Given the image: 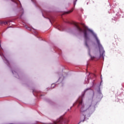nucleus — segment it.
<instances>
[{"label":"nucleus","mask_w":124,"mask_h":124,"mask_svg":"<svg viewBox=\"0 0 124 124\" xmlns=\"http://www.w3.org/2000/svg\"><path fill=\"white\" fill-rule=\"evenodd\" d=\"M74 24L75 25L76 28L79 31V32H83L84 33V36L85 39L86 40H88V39H90V38L88 36V31H89L90 32H91V33H93V37L96 39V41L97 42V44L98 46L99 51H100V57L103 58L104 59V53H105V51H104V49H103V47H102V45H101V44H100V41L98 39V38H97V36H96V34H94L93 33V30H91V29H88V27H86V26L84 23H81L80 25L82 26L84 30L82 29L78 25V24L77 23H74Z\"/></svg>","instance_id":"1"},{"label":"nucleus","mask_w":124,"mask_h":124,"mask_svg":"<svg viewBox=\"0 0 124 124\" xmlns=\"http://www.w3.org/2000/svg\"><path fill=\"white\" fill-rule=\"evenodd\" d=\"M78 107L80 108L81 112H85L87 110H92L93 107L92 106V104L87 103L85 105L83 104V100L82 99L81 100H78Z\"/></svg>","instance_id":"2"},{"label":"nucleus","mask_w":124,"mask_h":124,"mask_svg":"<svg viewBox=\"0 0 124 124\" xmlns=\"http://www.w3.org/2000/svg\"><path fill=\"white\" fill-rule=\"evenodd\" d=\"M9 23V21H0V24H3L4 25H8V23Z\"/></svg>","instance_id":"3"},{"label":"nucleus","mask_w":124,"mask_h":124,"mask_svg":"<svg viewBox=\"0 0 124 124\" xmlns=\"http://www.w3.org/2000/svg\"><path fill=\"white\" fill-rule=\"evenodd\" d=\"M12 0V1H13L14 2H16V4H17V1L18 0ZM8 1V0H2V1H3V2H6V1Z\"/></svg>","instance_id":"4"},{"label":"nucleus","mask_w":124,"mask_h":124,"mask_svg":"<svg viewBox=\"0 0 124 124\" xmlns=\"http://www.w3.org/2000/svg\"><path fill=\"white\" fill-rule=\"evenodd\" d=\"M88 89H86V90H85L84 91V92L82 93V96H81V97H84V96L85 95V93H86V92H87Z\"/></svg>","instance_id":"5"},{"label":"nucleus","mask_w":124,"mask_h":124,"mask_svg":"<svg viewBox=\"0 0 124 124\" xmlns=\"http://www.w3.org/2000/svg\"><path fill=\"white\" fill-rule=\"evenodd\" d=\"M26 29H27V30H28V31H31V27H29L28 26H25Z\"/></svg>","instance_id":"6"},{"label":"nucleus","mask_w":124,"mask_h":124,"mask_svg":"<svg viewBox=\"0 0 124 124\" xmlns=\"http://www.w3.org/2000/svg\"><path fill=\"white\" fill-rule=\"evenodd\" d=\"M72 11H73V9L72 10H71L69 11H67L66 12V14H69V13H71V12H72Z\"/></svg>","instance_id":"7"},{"label":"nucleus","mask_w":124,"mask_h":124,"mask_svg":"<svg viewBox=\"0 0 124 124\" xmlns=\"http://www.w3.org/2000/svg\"><path fill=\"white\" fill-rule=\"evenodd\" d=\"M85 46H86V47H87V48H89V45H88V43L87 42V41L85 42Z\"/></svg>","instance_id":"8"},{"label":"nucleus","mask_w":124,"mask_h":124,"mask_svg":"<svg viewBox=\"0 0 124 124\" xmlns=\"http://www.w3.org/2000/svg\"><path fill=\"white\" fill-rule=\"evenodd\" d=\"M76 1H77V0H76L75 1H74V6H75V5H76Z\"/></svg>","instance_id":"9"},{"label":"nucleus","mask_w":124,"mask_h":124,"mask_svg":"<svg viewBox=\"0 0 124 124\" xmlns=\"http://www.w3.org/2000/svg\"><path fill=\"white\" fill-rule=\"evenodd\" d=\"M95 58V57H94V56H92V57H91V59H92V60H94Z\"/></svg>","instance_id":"10"},{"label":"nucleus","mask_w":124,"mask_h":124,"mask_svg":"<svg viewBox=\"0 0 124 124\" xmlns=\"http://www.w3.org/2000/svg\"><path fill=\"white\" fill-rule=\"evenodd\" d=\"M85 120H86V115H84V120H83L82 122H84V121H85Z\"/></svg>","instance_id":"11"},{"label":"nucleus","mask_w":124,"mask_h":124,"mask_svg":"<svg viewBox=\"0 0 124 124\" xmlns=\"http://www.w3.org/2000/svg\"><path fill=\"white\" fill-rule=\"evenodd\" d=\"M54 124H59V122H54Z\"/></svg>","instance_id":"12"},{"label":"nucleus","mask_w":124,"mask_h":124,"mask_svg":"<svg viewBox=\"0 0 124 124\" xmlns=\"http://www.w3.org/2000/svg\"><path fill=\"white\" fill-rule=\"evenodd\" d=\"M34 32L36 34H37V31H35Z\"/></svg>","instance_id":"13"},{"label":"nucleus","mask_w":124,"mask_h":124,"mask_svg":"<svg viewBox=\"0 0 124 124\" xmlns=\"http://www.w3.org/2000/svg\"><path fill=\"white\" fill-rule=\"evenodd\" d=\"M0 51H1V46H0Z\"/></svg>","instance_id":"14"},{"label":"nucleus","mask_w":124,"mask_h":124,"mask_svg":"<svg viewBox=\"0 0 124 124\" xmlns=\"http://www.w3.org/2000/svg\"><path fill=\"white\" fill-rule=\"evenodd\" d=\"M33 2H34V0H31Z\"/></svg>","instance_id":"15"},{"label":"nucleus","mask_w":124,"mask_h":124,"mask_svg":"<svg viewBox=\"0 0 124 124\" xmlns=\"http://www.w3.org/2000/svg\"><path fill=\"white\" fill-rule=\"evenodd\" d=\"M33 93L34 94V91H33Z\"/></svg>","instance_id":"16"},{"label":"nucleus","mask_w":124,"mask_h":124,"mask_svg":"<svg viewBox=\"0 0 124 124\" xmlns=\"http://www.w3.org/2000/svg\"><path fill=\"white\" fill-rule=\"evenodd\" d=\"M20 9L23 10V9L20 7Z\"/></svg>","instance_id":"17"},{"label":"nucleus","mask_w":124,"mask_h":124,"mask_svg":"<svg viewBox=\"0 0 124 124\" xmlns=\"http://www.w3.org/2000/svg\"><path fill=\"white\" fill-rule=\"evenodd\" d=\"M19 6H22V5L21 4L19 5Z\"/></svg>","instance_id":"18"},{"label":"nucleus","mask_w":124,"mask_h":124,"mask_svg":"<svg viewBox=\"0 0 124 124\" xmlns=\"http://www.w3.org/2000/svg\"><path fill=\"white\" fill-rule=\"evenodd\" d=\"M12 72H13V74H14V72L13 71Z\"/></svg>","instance_id":"19"},{"label":"nucleus","mask_w":124,"mask_h":124,"mask_svg":"<svg viewBox=\"0 0 124 124\" xmlns=\"http://www.w3.org/2000/svg\"><path fill=\"white\" fill-rule=\"evenodd\" d=\"M81 123V122H80L78 124H80Z\"/></svg>","instance_id":"20"}]
</instances>
